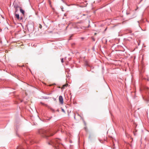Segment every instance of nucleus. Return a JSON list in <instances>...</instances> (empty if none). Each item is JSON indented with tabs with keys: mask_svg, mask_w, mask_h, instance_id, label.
Instances as JSON below:
<instances>
[{
	"mask_svg": "<svg viewBox=\"0 0 149 149\" xmlns=\"http://www.w3.org/2000/svg\"><path fill=\"white\" fill-rule=\"evenodd\" d=\"M61 140L58 138L50 140L47 142L48 144L52 145L55 149H60V146L62 145L61 143Z\"/></svg>",
	"mask_w": 149,
	"mask_h": 149,
	"instance_id": "nucleus-1",
	"label": "nucleus"
},
{
	"mask_svg": "<svg viewBox=\"0 0 149 149\" xmlns=\"http://www.w3.org/2000/svg\"><path fill=\"white\" fill-rule=\"evenodd\" d=\"M39 133L42 136L47 139L50 136L53 135L55 133H53L50 130H47L44 129H41L39 131Z\"/></svg>",
	"mask_w": 149,
	"mask_h": 149,
	"instance_id": "nucleus-2",
	"label": "nucleus"
},
{
	"mask_svg": "<svg viewBox=\"0 0 149 149\" xmlns=\"http://www.w3.org/2000/svg\"><path fill=\"white\" fill-rule=\"evenodd\" d=\"M14 7L15 9V13H16L18 11V8L19 7L18 6V5L16 4H13Z\"/></svg>",
	"mask_w": 149,
	"mask_h": 149,
	"instance_id": "nucleus-3",
	"label": "nucleus"
},
{
	"mask_svg": "<svg viewBox=\"0 0 149 149\" xmlns=\"http://www.w3.org/2000/svg\"><path fill=\"white\" fill-rule=\"evenodd\" d=\"M59 100L60 103L61 104H63V99L62 97L60 95L59 96Z\"/></svg>",
	"mask_w": 149,
	"mask_h": 149,
	"instance_id": "nucleus-4",
	"label": "nucleus"
},
{
	"mask_svg": "<svg viewBox=\"0 0 149 149\" xmlns=\"http://www.w3.org/2000/svg\"><path fill=\"white\" fill-rule=\"evenodd\" d=\"M20 8V11L21 13L23 15H24V10H23V9L21 7H19Z\"/></svg>",
	"mask_w": 149,
	"mask_h": 149,
	"instance_id": "nucleus-5",
	"label": "nucleus"
},
{
	"mask_svg": "<svg viewBox=\"0 0 149 149\" xmlns=\"http://www.w3.org/2000/svg\"><path fill=\"white\" fill-rule=\"evenodd\" d=\"M15 17L18 19L19 20V15L18 14H16V13L15 14Z\"/></svg>",
	"mask_w": 149,
	"mask_h": 149,
	"instance_id": "nucleus-6",
	"label": "nucleus"
},
{
	"mask_svg": "<svg viewBox=\"0 0 149 149\" xmlns=\"http://www.w3.org/2000/svg\"><path fill=\"white\" fill-rule=\"evenodd\" d=\"M16 149H24L22 146H18Z\"/></svg>",
	"mask_w": 149,
	"mask_h": 149,
	"instance_id": "nucleus-7",
	"label": "nucleus"
},
{
	"mask_svg": "<svg viewBox=\"0 0 149 149\" xmlns=\"http://www.w3.org/2000/svg\"><path fill=\"white\" fill-rule=\"evenodd\" d=\"M76 43L74 42L72 43L71 46L72 47H74V46L76 45Z\"/></svg>",
	"mask_w": 149,
	"mask_h": 149,
	"instance_id": "nucleus-8",
	"label": "nucleus"
},
{
	"mask_svg": "<svg viewBox=\"0 0 149 149\" xmlns=\"http://www.w3.org/2000/svg\"><path fill=\"white\" fill-rule=\"evenodd\" d=\"M73 35H71L69 37V38L68 39V40L69 41V40H70V39H71V38L73 36Z\"/></svg>",
	"mask_w": 149,
	"mask_h": 149,
	"instance_id": "nucleus-9",
	"label": "nucleus"
},
{
	"mask_svg": "<svg viewBox=\"0 0 149 149\" xmlns=\"http://www.w3.org/2000/svg\"><path fill=\"white\" fill-rule=\"evenodd\" d=\"M40 103L42 104V105H45L46 106H47V104H45L44 103L42 102H40Z\"/></svg>",
	"mask_w": 149,
	"mask_h": 149,
	"instance_id": "nucleus-10",
	"label": "nucleus"
},
{
	"mask_svg": "<svg viewBox=\"0 0 149 149\" xmlns=\"http://www.w3.org/2000/svg\"><path fill=\"white\" fill-rule=\"evenodd\" d=\"M61 110H62V111L63 112H65L64 110L62 108H61Z\"/></svg>",
	"mask_w": 149,
	"mask_h": 149,
	"instance_id": "nucleus-11",
	"label": "nucleus"
},
{
	"mask_svg": "<svg viewBox=\"0 0 149 149\" xmlns=\"http://www.w3.org/2000/svg\"><path fill=\"white\" fill-rule=\"evenodd\" d=\"M61 62L62 63H63V58H62L61 59Z\"/></svg>",
	"mask_w": 149,
	"mask_h": 149,
	"instance_id": "nucleus-12",
	"label": "nucleus"
},
{
	"mask_svg": "<svg viewBox=\"0 0 149 149\" xmlns=\"http://www.w3.org/2000/svg\"><path fill=\"white\" fill-rule=\"evenodd\" d=\"M49 3V4H51V2L50 0H48Z\"/></svg>",
	"mask_w": 149,
	"mask_h": 149,
	"instance_id": "nucleus-13",
	"label": "nucleus"
},
{
	"mask_svg": "<svg viewBox=\"0 0 149 149\" xmlns=\"http://www.w3.org/2000/svg\"><path fill=\"white\" fill-rule=\"evenodd\" d=\"M22 19V17H20V18L19 17V19L20 20H21Z\"/></svg>",
	"mask_w": 149,
	"mask_h": 149,
	"instance_id": "nucleus-14",
	"label": "nucleus"
},
{
	"mask_svg": "<svg viewBox=\"0 0 149 149\" xmlns=\"http://www.w3.org/2000/svg\"><path fill=\"white\" fill-rule=\"evenodd\" d=\"M65 86V84L63 86V87H62V88H64V87Z\"/></svg>",
	"mask_w": 149,
	"mask_h": 149,
	"instance_id": "nucleus-15",
	"label": "nucleus"
},
{
	"mask_svg": "<svg viewBox=\"0 0 149 149\" xmlns=\"http://www.w3.org/2000/svg\"><path fill=\"white\" fill-rule=\"evenodd\" d=\"M81 39H82V40L84 39V38L83 37H81L80 38Z\"/></svg>",
	"mask_w": 149,
	"mask_h": 149,
	"instance_id": "nucleus-16",
	"label": "nucleus"
},
{
	"mask_svg": "<svg viewBox=\"0 0 149 149\" xmlns=\"http://www.w3.org/2000/svg\"><path fill=\"white\" fill-rule=\"evenodd\" d=\"M65 86H66V87H67L68 86V84H67L66 83Z\"/></svg>",
	"mask_w": 149,
	"mask_h": 149,
	"instance_id": "nucleus-17",
	"label": "nucleus"
},
{
	"mask_svg": "<svg viewBox=\"0 0 149 149\" xmlns=\"http://www.w3.org/2000/svg\"><path fill=\"white\" fill-rule=\"evenodd\" d=\"M61 9H62V11H64V10H63V8H61Z\"/></svg>",
	"mask_w": 149,
	"mask_h": 149,
	"instance_id": "nucleus-18",
	"label": "nucleus"
},
{
	"mask_svg": "<svg viewBox=\"0 0 149 149\" xmlns=\"http://www.w3.org/2000/svg\"><path fill=\"white\" fill-rule=\"evenodd\" d=\"M64 16H65V13L64 14Z\"/></svg>",
	"mask_w": 149,
	"mask_h": 149,
	"instance_id": "nucleus-19",
	"label": "nucleus"
},
{
	"mask_svg": "<svg viewBox=\"0 0 149 149\" xmlns=\"http://www.w3.org/2000/svg\"><path fill=\"white\" fill-rule=\"evenodd\" d=\"M74 118H75V116H74Z\"/></svg>",
	"mask_w": 149,
	"mask_h": 149,
	"instance_id": "nucleus-20",
	"label": "nucleus"
},
{
	"mask_svg": "<svg viewBox=\"0 0 149 149\" xmlns=\"http://www.w3.org/2000/svg\"><path fill=\"white\" fill-rule=\"evenodd\" d=\"M57 111H59L58 110H57Z\"/></svg>",
	"mask_w": 149,
	"mask_h": 149,
	"instance_id": "nucleus-21",
	"label": "nucleus"
}]
</instances>
